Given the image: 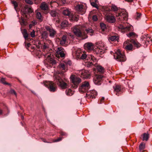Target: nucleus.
<instances>
[{
  "label": "nucleus",
  "mask_w": 152,
  "mask_h": 152,
  "mask_svg": "<svg viewBox=\"0 0 152 152\" xmlns=\"http://www.w3.org/2000/svg\"><path fill=\"white\" fill-rule=\"evenodd\" d=\"M73 31L76 36L78 37H81L83 39L88 37V36L85 33L82 32L80 29L77 27L74 28Z\"/></svg>",
  "instance_id": "7ed1b4c3"
},
{
  "label": "nucleus",
  "mask_w": 152,
  "mask_h": 152,
  "mask_svg": "<svg viewBox=\"0 0 152 152\" xmlns=\"http://www.w3.org/2000/svg\"><path fill=\"white\" fill-rule=\"evenodd\" d=\"M130 42L134 44V45L135 47H136L137 48L140 47V44L138 42H137L135 40L133 39H131Z\"/></svg>",
  "instance_id": "c756f323"
},
{
  "label": "nucleus",
  "mask_w": 152,
  "mask_h": 152,
  "mask_svg": "<svg viewBox=\"0 0 152 152\" xmlns=\"http://www.w3.org/2000/svg\"><path fill=\"white\" fill-rule=\"evenodd\" d=\"M104 99V97H102V99H101V100H100V102L99 103V104H101L102 103V102L103 101Z\"/></svg>",
  "instance_id": "680f3d73"
},
{
  "label": "nucleus",
  "mask_w": 152,
  "mask_h": 152,
  "mask_svg": "<svg viewBox=\"0 0 152 152\" xmlns=\"http://www.w3.org/2000/svg\"><path fill=\"white\" fill-rule=\"evenodd\" d=\"M80 53H82L76 51V56L77 59L80 58Z\"/></svg>",
  "instance_id": "de8ad7c7"
},
{
  "label": "nucleus",
  "mask_w": 152,
  "mask_h": 152,
  "mask_svg": "<svg viewBox=\"0 0 152 152\" xmlns=\"http://www.w3.org/2000/svg\"><path fill=\"white\" fill-rule=\"evenodd\" d=\"M67 64H69V66H70L71 64V61H68L67 62Z\"/></svg>",
  "instance_id": "0e129e2a"
},
{
  "label": "nucleus",
  "mask_w": 152,
  "mask_h": 152,
  "mask_svg": "<svg viewBox=\"0 0 152 152\" xmlns=\"http://www.w3.org/2000/svg\"><path fill=\"white\" fill-rule=\"evenodd\" d=\"M60 133L61 135V136H64L66 137L67 135V134L66 133L64 132L63 131H61L60 132Z\"/></svg>",
  "instance_id": "8fccbe9b"
},
{
  "label": "nucleus",
  "mask_w": 152,
  "mask_h": 152,
  "mask_svg": "<svg viewBox=\"0 0 152 152\" xmlns=\"http://www.w3.org/2000/svg\"><path fill=\"white\" fill-rule=\"evenodd\" d=\"M80 58L81 59H86V58H87V55H86L84 53H80Z\"/></svg>",
  "instance_id": "37998d69"
},
{
  "label": "nucleus",
  "mask_w": 152,
  "mask_h": 152,
  "mask_svg": "<svg viewBox=\"0 0 152 152\" xmlns=\"http://www.w3.org/2000/svg\"><path fill=\"white\" fill-rule=\"evenodd\" d=\"M118 39V37L116 36H113L110 38V39L112 41H114L117 40Z\"/></svg>",
  "instance_id": "4c0bfd02"
},
{
  "label": "nucleus",
  "mask_w": 152,
  "mask_h": 152,
  "mask_svg": "<svg viewBox=\"0 0 152 152\" xmlns=\"http://www.w3.org/2000/svg\"><path fill=\"white\" fill-rule=\"evenodd\" d=\"M96 54L98 55H101L105 52V50L103 49V48L101 47L98 48L96 50Z\"/></svg>",
  "instance_id": "412c9836"
},
{
  "label": "nucleus",
  "mask_w": 152,
  "mask_h": 152,
  "mask_svg": "<svg viewBox=\"0 0 152 152\" xmlns=\"http://www.w3.org/2000/svg\"><path fill=\"white\" fill-rule=\"evenodd\" d=\"M86 31L87 34H93L94 32L92 29L89 28L86 29Z\"/></svg>",
  "instance_id": "a18cd8bd"
},
{
  "label": "nucleus",
  "mask_w": 152,
  "mask_h": 152,
  "mask_svg": "<svg viewBox=\"0 0 152 152\" xmlns=\"http://www.w3.org/2000/svg\"><path fill=\"white\" fill-rule=\"evenodd\" d=\"M97 94V92L94 90L88 91L86 93V97L90 99L95 98Z\"/></svg>",
  "instance_id": "2eb2a0df"
},
{
  "label": "nucleus",
  "mask_w": 152,
  "mask_h": 152,
  "mask_svg": "<svg viewBox=\"0 0 152 152\" xmlns=\"http://www.w3.org/2000/svg\"><path fill=\"white\" fill-rule=\"evenodd\" d=\"M127 36L129 37H134L136 36L134 32H130L126 34Z\"/></svg>",
  "instance_id": "e433bc0d"
},
{
  "label": "nucleus",
  "mask_w": 152,
  "mask_h": 152,
  "mask_svg": "<svg viewBox=\"0 0 152 152\" xmlns=\"http://www.w3.org/2000/svg\"><path fill=\"white\" fill-rule=\"evenodd\" d=\"M114 57L118 61L120 62L125 61L126 60L125 56L119 51L114 54Z\"/></svg>",
  "instance_id": "0eeeda50"
},
{
  "label": "nucleus",
  "mask_w": 152,
  "mask_h": 152,
  "mask_svg": "<svg viewBox=\"0 0 152 152\" xmlns=\"http://www.w3.org/2000/svg\"><path fill=\"white\" fill-rule=\"evenodd\" d=\"M67 38V36L66 35H64L62 37L61 40L66 42V39Z\"/></svg>",
  "instance_id": "3c124183"
},
{
  "label": "nucleus",
  "mask_w": 152,
  "mask_h": 152,
  "mask_svg": "<svg viewBox=\"0 0 152 152\" xmlns=\"http://www.w3.org/2000/svg\"><path fill=\"white\" fill-rule=\"evenodd\" d=\"M105 16L106 20L108 22L114 23L115 22V20L114 17L110 12L107 13Z\"/></svg>",
  "instance_id": "f8f14e48"
},
{
  "label": "nucleus",
  "mask_w": 152,
  "mask_h": 152,
  "mask_svg": "<svg viewBox=\"0 0 152 152\" xmlns=\"http://www.w3.org/2000/svg\"><path fill=\"white\" fill-rule=\"evenodd\" d=\"M31 36L32 37H35V31L34 30H33L32 32L30 33Z\"/></svg>",
  "instance_id": "5fc2aeb1"
},
{
  "label": "nucleus",
  "mask_w": 152,
  "mask_h": 152,
  "mask_svg": "<svg viewBox=\"0 0 152 152\" xmlns=\"http://www.w3.org/2000/svg\"><path fill=\"white\" fill-rule=\"evenodd\" d=\"M128 42L126 41L124 43V47L127 50H130L132 49L133 46L131 44H127Z\"/></svg>",
  "instance_id": "a211bd4d"
},
{
  "label": "nucleus",
  "mask_w": 152,
  "mask_h": 152,
  "mask_svg": "<svg viewBox=\"0 0 152 152\" xmlns=\"http://www.w3.org/2000/svg\"><path fill=\"white\" fill-rule=\"evenodd\" d=\"M69 18H70V20L72 21H77L79 19L78 16H76L75 15H74L72 13L69 16Z\"/></svg>",
  "instance_id": "b1692460"
},
{
  "label": "nucleus",
  "mask_w": 152,
  "mask_h": 152,
  "mask_svg": "<svg viewBox=\"0 0 152 152\" xmlns=\"http://www.w3.org/2000/svg\"><path fill=\"white\" fill-rule=\"evenodd\" d=\"M66 93L67 95L69 96H71L73 94L72 90L69 89L66 90Z\"/></svg>",
  "instance_id": "2f4dec72"
},
{
  "label": "nucleus",
  "mask_w": 152,
  "mask_h": 152,
  "mask_svg": "<svg viewBox=\"0 0 152 152\" xmlns=\"http://www.w3.org/2000/svg\"><path fill=\"white\" fill-rule=\"evenodd\" d=\"M90 2L91 5L97 9H99V7L97 4L98 0H90Z\"/></svg>",
  "instance_id": "aec40b11"
},
{
  "label": "nucleus",
  "mask_w": 152,
  "mask_h": 152,
  "mask_svg": "<svg viewBox=\"0 0 152 152\" xmlns=\"http://www.w3.org/2000/svg\"><path fill=\"white\" fill-rule=\"evenodd\" d=\"M90 87L89 83L86 81L82 83L81 85L79 88V90L80 92L84 93L87 92Z\"/></svg>",
  "instance_id": "39448f33"
},
{
  "label": "nucleus",
  "mask_w": 152,
  "mask_h": 152,
  "mask_svg": "<svg viewBox=\"0 0 152 152\" xmlns=\"http://www.w3.org/2000/svg\"><path fill=\"white\" fill-rule=\"evenodd\" d=\"M20 22L21 25H25L27 24L26 21L22 17L21 19L20 20Z\"/></svg>",
  "instance_id": "c9c22d12"
},
{
  "label": "nucleus",
  "mask_w": 152,
  "mask_h": 152,
  "mask_svg": "<svg viewBox=\"0 0 152 152\" xmlns=\"http://www.w3.org/2000/svg\"><path fill=\"white\" fill-rule=\"evenodd\" d=\"M36 16L37 18L39 20V21L41 22L42 21L43 18L40 12H37L36 15Z\"/></svg>",
  "instance_id": "bb28decb"
},
{
  "label": "nucleus",
  "mask_w": 152,
  "mask_h": 152,
  "mask_svg": "<svg viewBox=\"0 0 152 152\" xmlns=\"http://www.w3.org/2000/svg\"><path fill=\"white\" fill-rule=\"evenodd\" d=\"M48 34L46 31L43 32L42 35V37L45 39H46L48 37Z\"/></svg>",
  "instance_id": "c03bdc74"
},
{
  "label": "nucleus",
  "mask_w": 152,
  "mask_h": 152,
  "mask_svg": "<svg viewBox=\"0 0 152 152\" xmlns=\"http://www.w3.org/2000/svg\"><path fill=\"white\" fill-rule=\"evenodd\" d=\"M62 138L61 137H60L58 139L55 140L54 142H58L62 140Z\"/></svg>",
  "instance_id": "13d9d810"
},
{
  "label": "nucleus",
  "mask_w": 152,
  "mask_h": 152,
  "mask_svg": "<svg viewBox=\"0 0 152 152\" xmlns=\"http://www.w3.org/2000/svg\"><path fill=\"white\" fill-rule=\"evenodd\" d=\"M68 24V22L67 21H63L61 24V26L62 28H65L67 26Z\"/></svg>",
  "instance_id": "7c9ffc66"
},
{
  "label": "nucleus",
  "mask_w": 152,
  "mask_h": 152,
  "mask_svg": "<svg viewBox=\"0 0 152 152\" xmlns=\"http://www.w3.org/2000/svg\"><path fill=\"white\" fill-rule=\"evenodd\" d=\"M103 77L101 75L96 76L93 79L94 83L97 85H101Z\"/></svg>",
  "instance_id": "4468645a"
},
{
  "label": "nucleus",
  "mask_w": 152,
  "mask_h": 152,
  "mask_svg": "<svg viewBox=\"0 0 152 152\" xmlns=\"http://www.w3.org/2000/svg\"><path fill=\"white\" fill-rule=\"evenodd\" d=\"M116 15L117 19L120 21L127 20L128 16V14L126 12L124 11L118 13L116 14Z\"/></svg>",
  "instance_id": "9d476101"
},
{
  "label": "nucleus",
  "mask_w": 152,
  "mask_h": 152,
  "mask_svg": "<svg viewBox=\"0 0 152 152\" xmlns=\"http://www.w3.org/2000/svg\"><path fill=\"white\" fill-rule=\"evenodd\" d=\"M33 26L31 24V23H30L29 25V28H32V27Z\"/></svg>",
  "instance_id": "338daca9"
},
{
  "label": "nucleus",
  "mask_w": 152,
  "mask_h": 152,
  "mask_svg": "<svg viewBox=\"0 0 152 152\" xmlns=\"http://www.w3.org/2000/svg\"><path fill=\"white\" fill-rule=\"evenodd\" d=\"M66 42H65L64 41H63L61 40L60 41V44L61 45H63L65 44Z\"/></svg>",
  "instance_id": "052dcab7"
},
{
  "label": "nucleus",
  "mask_w": 152,
  "mask_h": 152,
  "mask_svg": "<svg viewBox=\"0 0 152 152\" xmlns=\"http://www.w3.org/2000/svg\"><path fill=\"white\" fill-rule=\"evenodd\" d=\"M115 91L118 92L121 91V86L118 85H116L113 87Z\"/></svg>",
  "instance_id": "a878e982"
},
{
  "label": "nucleus",
  "mask_w": 152,
  "mask_h": 152,
  "mask_svg": "<svg viewBox=\"0 0 152 152\" xmlns=\"http://www.w3.org/2000/svg\"><path fill=\"white\" fill-rule=\"evenodd\" d=\"M86 59L87 60L92 61L93 62L95 61L96 60V59L95 57L91 55H88L87 56Z\"/></svg>",
  "instance_id": "393cba45"
},
{
  "label": "nucleus",
  "mask_w": 152,
  "mask_h": 152,
  "mask_svg": "<svg viewBox=\"0 0 152 152\" xmlns=\"http://www.w3.org/2000/svg\"><path fill=\"white\" fill-rule=\"evenodd\" d=\"M10 93L11 94H14L16 96H17V94L15 91L13 89H11L10 90Z\"/></svg>",
  "instance_id": "09e8293b"
},
{
  "label": "nucleus",
  "mask_w": 152,
  "mask_h": 152,
  "mask_svg": "<svg viewBox=\"0 0 152 152\" xmlns=\"http://www.w3.org/2000/svg\"><path fill=\"white\" fill-rule=\"evenodd\" d=\"M25 2L27 4H33V2L32 0H25Z\"/></svg>",
  "instance_id": "603ef678"
},
{
  "label": "nucleus",
  "mask_w": 152,
  "mask_h": 152,
  "mask_svg": "<svg viewBox=\"0 0 152 152\" xmlns=\"http://www.w3.org/2000/svg\"><path fill=\"white\" fill-rule=\"evenodd\" d=\"M60 69L61 70H63L64 72H66L68 69V68L66 64H65L64 63H61L58 66Z\"/></svg>",
  "instance_id": "6ab92c4d"
},
{
  "label": "nucleus",
  "mask_w": 152,
  "mask_h": 152,
  "mask_svg": "<svg viewBox=\"0 0 152 152\" xmlns=\"http://www.w3.org/2000/svg\"><path fill=\"white\" fill-rule=\"evenodd\" d=\"M47 47L45 45H44L43 46V48L44 49H45Z\"/></svg>",
  "instance_id": "69168bd1"
},
{
  "label": "nucleus",
  "mask_w": 152,
  "mask_h": 152,
  "mask_svg": "<svg viewBox=\"0 0 152 152\" xmlns=\"http://www.w3.org/2000/svg\"><path fill=\"white\" fill-rule=\"evenodd\" d=\"M149 38V39H150L151 37H147V36L146 35H144L143 36H142L141 37V39H142V40L144 41L145 42H146V41L149 42V40H148V39Z\"/></svg>",
  "instance_id": "ea45409f"
},
{
  "label": "nucleus",
  "mask_w": 152,
  "mask_h": 152,
  "mask_svg": "<svg viewBox=\"0 0 152 152\" xmlns=\"http://www.w3.org/2000/svg\"><path fill=\"white\" fill-rule=\"evenodd\" d=\"M45 28L48 31H49L50 36L51 37H53L56 33V31L52 28L48 26H45Z\"/></svg>",
  "instance_id": "dca6fc26"
},
{
  "label": "nucleus",
  "mask_w": 152,
  "mask_h": 152,
  "mask_svg": "<svg viewBox=\"0 0 152 152\" xmlns=\"http://www.w3.org/2000/svg\"><path fill=\"white\" fill-rule=\"evenodd\" d=\"M100 26L101 29L103 31H104V30L106 29V25L103 23H100Z\"/></svg>",
  "instance_id": "79ce46f5"
},
{
  "label": "nucleus",
  "mask_w": 152,
  "mask_h": 152,
  "mask_svg": "<svg viewBox=\"0 0 152 152\" xmlns=\"http://www.w3.org/2000/svg\"><path fill=\"white\" fill-rule=\"evenodd\" d=\"M75 4V9L77 11L80 12L81 15L85 13L86 8L85 4L81 2H78Z\"/></svg>",
  "instance_id": "f03ea898"
},
{
  "label": "nucleus",
  "mask_w": 152,
  "mask_h": 152,
  "mask_svg": "<svg viewBox=\"0 0 152 152\" xmlns=\"http://www.w3.org/2000/svg\"><path fill=\"white\" fill-rule=\"evenodd\" d=\"M31 44L30 43H28L27 45H26V46H27L28 47H30V46Z\"/></svg>",
  "instance_id": "774afa93"
},
{
  "label": "nucleus",
  "mask_w": 152,
  "mask_h": 152,
  "mask_svg": "<svg viewBox=\"0 0 152 152\" xmlns=\"http://www.w3.org/2000/svg\"><path fill=\"white\" fill-rule=\"evenodd\" d=\"M12 4H13L14 6V8L15 9L16 7H17L18 6V4L16 1H12Z\"/></svg>",
  "instance_id": "49530a36"
},
{
  "label": "nucleus",
  "mask_w": 152,
  "mask_h": 152,
  "mask_svg": "<svg viewBox=\"0 0 152 152\" xmlns=\"http://www.w3.org/2000/svg\"><path fill=\"white\" fill-rule=\"evenodd\" d=\"M42 141H43L44 142H46V143H49V142H47L46 140L45 139L42 138Z\"/></svg>",
  "instance_id": "e2e57ef3"
},
{
  "label": "nucleus",
  "mask_w": 152,
  "mask_h": 152,
  "mask_svg": "<svg viewBox=\"0 0 152 152\" xmlns=\"http://www.w3.org/2000/svg\"><path fill=\"white\" fill-rule=\"evenodd\" d=\"M97 69L99 72H104V68L101 66H98L96 67Z\"/></svg>",
  "instance_id": "473e14b6"
},
{
  "label": "nucleus",
  "mask_w": 152,
  "mask_h": 152,
  "mask_svg": "<svg viewBox=\"0 0 152 152\" xmlns=\"http://www.w3.org/2000/svg\"><path fill=\"white\" fill-rule=\"evenodd\" d=\"M94 47L93 44L91 42H88L85 43L84 45L85 49L88 50H93Z\"/></svg>",
  "instance_id": "f3484780"
},
{
  "label": "nucleus",
  "mask_w": 152,
  "mask_h": 152,
  "mask_svg": "<svg viewBox=\"0 0 152 152\" xmlns=\"http://www.w3.org/2000/svg\"><path fill=\"white\" fill-rule=\"evenodd\" d=\"M41 9L43 10H46L48 8V6L45 3H42L40 6Z\"/></svg>",
  "instance_id": "72a5a7b5"
},
{
  "label": "nucleus",
  "mask_w": 152,
  "mask_h": 152,
  "mask_svg": "<svg viewBox=\"0 0 152 152\" xmlns=\"http://www.w3.org/2000/svg\"><path fill=\"white\" fill-rule=\"evenodd\" d=\"M33 11L32 9L29 7L28 5H27L21 9V12L22 15L23 16L25 15L26 18H27L26 15L28 13H32Z\"/></svg>",
  "instance_id": "1a4fd4ad"
},
{
  "label": "nucleus",
  "mask_w": 152,
  "mask_h": 152,
  "mask_svg": "<svg viewBox=\"0 0 152 152\" xmlns=\"http://www.w3.org/2000/svg\"><path fill=\"white\" fill-rule=\"evenodd\" d=\"M142 140L147 141L149 137V134L148 133H145L142 135Z\"/></svg>",
  "instance_id": "5701e85b"
},
{
  "label": "nucleus",
  "mask_w": 152,
  "mask_h": 152,
  "mask_svg": "<svg viewBox=\"0 0 152 152\" xmlns=\"http://www.w3.org/2000/svg\"><path fill=\"white\" fill-rule=\"evenodd\" d=\"M0 82H1L4 85H10V84L7 83L5 81V78H1L0 80Z\"/></svg>",
  "instance_id": "a19ab883"
},
{
  "label": "nucleus",
  "mask_w": 152,
  "mask_h": 152,
  "mask_svg": "<svg viewBox=\"0 0 152 152\" xmlns=\"http://www.w3.org/2000/svg\"><path fill=\"white\" fill-rule=\"evenodd\" d=\"M92 19L94 21H97L98 20L97 17L96 15H94L93 16Z\"/></svg>",
  "instance_id": "6e6d98bb"
},
{
  "label": "nucleus",
  "mask_w": 152,
  "mask_h": 152,
  "mask_svg": "<svg viewBox=\"0 0 152 152\" xmlns=\"http://www.w3.org/2000/svg\"><path fill=\"white\" fill-rule=\"evenodd\" d=\"M132 26L128 23H127L126 24H121L119 26V28L121 29L122 31L123 32H126L132 30Z\"/></svg>",
  "instance_id": "6e6552de"
},
{
  "label": "nucleus",
  "mask_w": 152,
  "mask_h": 152,
  "mask_svg": "<svg viewBox=\"0 0 152 152\" xmlns=\"http://www.w3.org/2000/svg\"><path fill=\"white\" fill-rule=\"evenodd\" d=\"M93 65V64L92 61L89 62H88L87 64V66L88 67H90L91 66Z\"/></svg>",
  "instance_id": "4d7b16f0"
},
{
  "label": "nucleus",
  "mask_w": 152,
  "mask_h": 152,
  "mask_svg": "<svg viewBox=\"0 0 152 152\" xmlns=\"http://www.w3.org/2000/svg\"><path fill=\"white\" fill-rule=\"evenodd\" d=\"M137 17H136V19L137 20H138L141 17V14L140 13H138L137 12Z\"/></svg>",
  "instance_id": "864d4df0"
},
{
  "label": "nucleus",
  "mask_w": 152,
  "mask_h": 152,
  "mask_svg": "<svg viewBox=\"0 0 152 152\" xmlns=\"http://www.w3.org/2000/svg\"><path fill=\"white\" fill-rule=\"evenodd\" d=\"M44 85L51 92H54L56 91L57 87L52 81H47L44 83Z\"/></svg>",
  "instance_id": "423d86ee"
},
{
  "label": "nucleus",
  "mask_w": 152,
  "mask_h": 152,
  "mask_svg": "<svg viewBox=\"0 0 152 152\" xmlns=\"http://www.w3.org/2000/svg\"><path fill=\"white\" fill-rule=\"evenodd\" d=\"M23 36L25 40H28V34L27 33V31L26 29H24L23 32Z\"/></svg>",
  "instance_id": "cd10ccee"
},
{
  "label": "nucleus",
  "mask_w": 152,
  "mask_h": 152,
  "mask_svg": "<svg viewBox=\"0 0 152 152\" xmlns=\"http://www.w3.org/2000/svg\"><path fill=\"white\" fill-rule=\"evenodd\" d=\"M81 77L84 79L89 78L91 77V73L88 71L82 70L79 72Z\"/></svg>",
  "instance_id": "9b49d317"
},
{
  "label": "nucleus",
  "mask_w": 152,
  "mask_h": 152,
  "mask_svg": "<svg viewBox=\"0 0 152 152\" xmlns=\"http://www.w3.org/2000/svg\"><path fill=\"white\" fill-rule=\"evenodd\" d=\"M50 14L52 17H56L58 16V13L55 11L51 10L50 12Z\"/></svg>",
  "instance_id": "f704fd0d"
},
{
  "label": "nucleus",
  "mask_w": 152,
  "mask_h": 152,
  "mask_svg": "<svg viewBox=\"0 0 152 152\" xmlns=\"http://www.w3.org/2000/svg\"><path fill=\"white\" fill-rule=\"evenodd\" d=\"M70 79L71 81L73 84L72 86V87L74 89L76 88L77 87L78 84L81 82V79L79 78L76 77L74 75L71 76Z\"/></svg>",
  "instance_id": "20e7f679"
},
{
  "label": "nucleus",
  "mask_w": 152,
  "mask_h": 152,
  "mask_svg": "<svg viewBox=\"0 0 152 152\" xmlns=\"http://www.w3.org/2000/svg\"><path fill=\"white\" fill-rule=\"evenodd\" d=\"M145 144L141 143L139 145V150L142 152L143 149L145 148Z\"/></svg>",
  "instance_id": "58836bf2"
},
{
  "label": "nucleus",
  "mask_w": 152,
  "mask_h": 152,
  "mask_svg": "<svg viewBox=\"0 0 152 152\" xmlns=\"http://www.w3.org/2000/svg\"><path fill=\"white\" fill-rule=\"evenodd\" d=\"M70 10L68 9H66L63 10V14L66 16H68L69 17L71 14Z\"/></svg>",
  "instance_id": "4be33fe9"
},
{
  "label": "nucleus",
  "mask_w": 152,
  "mask_h": 152,
  "mask_svg": "<svg viewBox=\"0 0 152 152\" xmlns=\"http://www.w3.org/2000/svg\"><path fill=\"white\" fill-rule=\"evenodd\" d=\"M31 23L33 26H35L36 25L37 23V22L34 20L32 21L31 22Z\"/></svg>",
  "instance_id": "bf43d9fd"
},
{
  "label": "nucleus",
  "mask_w": 152,
  "mask_h": 152,
  "mask_svg": "<svg viewBox=\"0 0 152 152\" xmlns=\"http://www.w3.org/2000/svg\"><path fill=\"white\" fill-rule=\"evenodd\" d=\"M55 82L62 89H64L69 87L68 84L64 81L61 77L58 75H56L54 78Z\"/></svg>",
  "instance_id": "f257e3e1"
},
{
  "label": "nucleus",
  "mask_w": 152,
  "mask_h": 152,
  "mask_svg": "<svg viewBox=\"0 0 152 152\" xmlns=\"http://www.w3.org/2000/svg\"><path fill=\"white\" fill-rule=\"evenodd\" d=\"M111 8L112 11L115 12L116 14H117V12H118V8L115 5H112L111 6Z\"/></svg>",
  "instance_id": "c85d7f7f"
},
{
  "label": "nucleus",
  "mask_w": 152,
  "mask_h": 152,
  "mask_svg": "<svg viewBox=\"0 0 152 152\" xmlns=\"http://www.w3.org/2000/svg\"><path fill=\"white\" fill-rule=\"evenodd\" d=\"M66 52L64 48L62 47L57 48L56 50L57 54L60 56L61 58H64L65 56Z\"/></svg>",
  "instance_id": "ddd939ff"
}]
</instances>
